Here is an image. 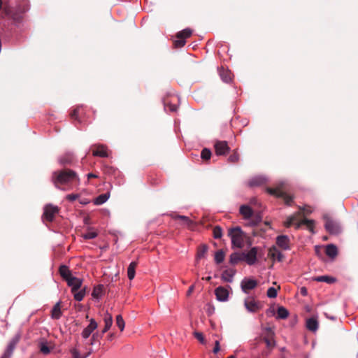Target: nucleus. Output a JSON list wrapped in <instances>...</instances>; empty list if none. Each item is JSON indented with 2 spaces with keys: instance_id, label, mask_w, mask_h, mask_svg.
I'll list each match as a JSON object with an SVG mask.
<instances>
[{
  "instance_id": "nucleus-11",
  "label": "nucleus",
  "mask_w": 358,
  "mask_h": 358,
  "mask_svg": "<svg viewBox=\"0 0 358 358\" xmlns=\"http://www.w3.org/2000/svg\"><path fill=\"white\" fill-rule=\"evenodd\" d=\"M258 248L257 247L252 248L247 253L243 252V261H245L248 265H253L257 261V254Z\"/></svg>"
},
{
  "instance_id": "nucleus-28",
  "label": "nucleus",
  "mask_w": 358,
  "mask_h": 358,
  "mask_svg": "<svg viewBox=\"0 0 358 358\" xmlns=\"http://www.w3.org/2000/svg\"><path fill=\"white\" fill-rule=\"evenodd\" d=\"M243 261V255L242 253L234 252L231 254L229 262L231 264H237L239 262Z\"/></svg>"
},
{
  "instance_id": "nucleus-4",
  "label": "nucleus",
  "mask_w": 358,
  "mask_h": 358,
  "mask_svg": "<svg viewBox=\"0 0 358 358\" xmlns=\"http://www.w3.org/2000/svg\"><path fill=\"white\" fill-rule=\"evenodd\" d=\"M266 192L278 198H282L285 204L290 206L293 201L294 197L287 194L284 189V185L280 184L275 188L268 187Z\"/></svg>"
},
{
  "instance_id": "nucleus-32",
  "label": "nucleus",
  "mask_w": 358,
  "mask_h": 358,
  "mask_svg": "<svg viewBox=\"0 0 358 358\" xmlns=\"http://www.w3.org/2000/svg\"><path fill=\"white\" fill-rule=\"evenodd\" d=\"M249 220H250L249 224L251 226H256L259 224L262 220V216L261 213H253V215L252 217H250Z\"/></svg>"
},
{
  "instance_id": "nucleus-22",
  "label": "nucleus",
  "mask_w": 358,
  "mask_h": 358,
  "mask_svg": "<svg viewBox=\"0 0 358 358\" xmlns=\"http://www.w3.org/2000/svg\"><path fill=\"white\" fill-rule=\"evenodd\" d=\"M268 256L273 259H277L278 262L282 261L284 257L283 255L274 246L270 248Z\"/></svg>"
},
{
  "instance_id": "nucleus-54",
  "label": "nucleus",
  "mask_w": 358,
  "mask_h": 358,
  "mask_svg": "<svg viewBox=\"0 0 358 358\" xmlns=\"http://www.w3.org/2000/svg\"><path fill=\"white\" fill-rule=\"evenodd\" d=\"M102 334H99L98 333H95L92 335V337L91 338V345H93L96 341H99L100 338L102 337Z\"/></svg>"
},
{
  "instance_id": "nucleus-23",
  "label": "nucleus",
  "mask_w": 358,
  "mask_h": 358,
  "mask_svg": "<svg viewBox=\"0 0 358 358\" xmlns=\"http://www.w3.org/2000/svg\"><path fill=\"white\" fill-rule=\"evenodd\" d=\"M103 320H104L105 326H104L103 329L102 330V332H101L102 334L107 332L110 329V328L111 327V326L113 324V317L108 312L105 314Z\"/></svg>"
},
{
  "instance_id": "nucleus-30",
  "label": "nucleus",
  "mask_w": 358,
  "mask_h": 358,
  "mask_svg": "<svg viewBox=\"0 0 358 358\" xmlns=\"http://www.w3.org/2000/svg\"><path fill=\"white\" fill-rule=\"evenodd\" d=\"M236 271L233 269L225 270L222 275V278L226 282H232Z\"/></svg>"
},
{
  "instance_id": "nucleus-27",
  "label": "nucleus",
  "mask_w": 358,
  "mask_h": 358,
  "mask_svg": "<svg viewBox=\"0 0 358 358\" xmlns=\"http://www.w3.org/2000/svg\"><path fill=\"white\" fill-rule=\"evenodd\" d=\"M59 162L63 166L71 165L73 162V157L71 154H66L59 158Z\"/></svg>"
},
{
  "instance_id": "nucleus-25",
  "label": "nucleus",
  "mask_w": 358,
  "mask_h": 358,
  "mask_svg": "<svg viewBox=\"0 0 358 358\" xmlns=\"http://www.w3.org/2000/svg\"><path fill=\"white\" fill-rule=\"evenodd\" d=\"M325 252L328 257L334 258L338 254V250L336 245L329 244L327 245Z\"/></svg>"
},
{
  "instance_id": "nucleus-36",
  "label": "nucleus",
  "mask_w": 358,
  "mask_h": 358,
  "mask_svg": "<svg viewBox=\"0 0 358 358\" xmlns=\"http://www.w3.org/2000/svg\"><path fill=\"white\" fill-rule=\"evenodd\" d=\"M39 349L40 352L43 355H48L51 351V348L48 347L47 342L44 340L39 343Z\"/></svg>"
},
{
  "instance_id": "nucleus-3",
  "label": "nucleus",
  "mask_w": 358,
  "mask_h": 358,
  "mask_svg": "<svg viewBox=\"0 0 358 358\" xmlns=\"http://www.w3.org/2000/svg\"><path fill=\"white\" fill-rule=\"evenodd\" d=\"M228 236L231 238L233 247L242 248L244 246L246 235L240 227L229 229Z\"/></svg>"
},
{
  "instance_id": "nucleus-46",
  "label": "nucleus",
  "mask_w": 358,
  "mask_h": 358,
  "mask_svg": "<svg viewBox=\"0 0 358 358\" xmlns=\"http://www.w3.org/2000/svg\"><path fill=\"white\" fill-rule=\"evenodd\" d=\"M280 289V287L279 285L278 289L274 287H269L267 290V296L269 298H275L277 296V290Z\"/></svg>"
},
{
  "instance_id": "nucleus-37",
  "label": "nucleus",
  "mask_w": 358,
  "mask_h": 358,
  "mask_svg": "<svg viewBox=\"0 0 358 358\" xmlns=\"http://www.w3.org/2000/svg\"><path fill=\"white\" fill-rule=\"evenodd\" d=\"M109 198V193L102 194L98 196L94 201L95 205H101L104 203Z\"/></svg>"
},
{
  "instance_id": "nucleus-16",
  "label": "nucleus",
  "mask_w": 358,
  "mask_h": 358,
  "mask_svg": "<svg viewBox=\"0 0 358 358\" xmlns=\"http://www.w3.org/2000/svg\"><path fill=\"white\" fill-rule=\"evenodd\" d=\"M276 244L283 250L289 249V238L287 236L280 235L276 238Z\"/></svg>"
},
{
  "instance_id": "nucleus-20",
  "label": "nucleus",
  "mask_w": 358,
  "mask_h": 358,
  "mask_svg": "<svg viewBox=\"0 0 358 358\" xmlns=\"http://www.w3.org/2000/svg\"><path fill=\"white\" fill-rule=\"evenodd\" d=\"M173 217L174 220H180L182 222V224L189 229H192L195 226L194 222L187 216L176 215Z\"/></svg>"
},
{
  "instance_id": "nucleus-49",
  "label": "nucleus",
  "mask_w": 358,
  "mask_h": 358,
  "mask_svg": "<svg viewBox=\"0 0 358 358\" xmlns=\"http://www.w3.org/2000/svg\"><path fill=\"white\" fill-rule=\"evenodd\" d=\"M97 236V233L94 231H88L83 235L85 239H93Z\"/></svg>"
},
{
  "instance_id": "nucleus-17",
  "label": "nucleus",
  "mask_w": 358,
  "mask_h": 358,
  "mask_svg": "<svg viewBox=\"0 0 358 358\" xmlns=\"http://www.w3.org/2000/svg\"><path fill=\"white\" fill-rule=\"evenodd\" d=\"M69 287H71V292L79 290L83 284V280L80 278L73 276L67 282Z\"/></svg>"
},
{
  "instance_id": "nucleus-13",
  "label": "nucleus",
  "mask_w": 358,
  "mask_h": 358,
  "mask_svg": "<svg viewBox=\"0 0 358 358\" xmlns=\"http://www.w3.org/2000/svg\"><path fill=\"white\" fill-rule=\"evenodd\" d=\"M257 284L258 282L256 280L245 278L242 280L241 286L242 290L248 294L250 290L255 289L257 286Z\"/></svg>"
},
{
  "instance_id": "nucleus-15",
  "label": "nucleus",
  "mask_w": 358,
  "mask_h": 358,
  "mask_svg": "<svg viewBox=\"0 0 358 358\" xmlns=\"http://www.w3.org/2000/svg\"><path fill=\"white\" fill-rule=\"evenodd\" d=\"M216 298L218 301H225L229 297V292L223 287H218L215 290Z\"/></svg>"
},
{
  "instance_id": "nucleus-26",
  "label": "nucleus",
  "mask_w": 358,
  "mask_h": 358,
  "mask_svg": "<svg viewBox=\"0 0 358 358\" xmlns=\"http://www.w3.org/2000/svg\"><path fill=\"white\" fill-rule=\"evenodd\" d=\"M62 316V311H61V302H57L53 307L52 310V317L53 319L58 320Z\"/></svg>"
},
{
  "instance_id": "nucleus-58",
  "label": "nucleus",
  "mask_w": 358,
  "mask_h": 358,
  "mask_svg": "<svg viewBox=\"0 0 358 358\" xmlns=\"http://www.w3.org/2000/svg\"><path fill=\"white\" fill-rule=\"evenodd\" d=\"M13 352L10 351L9 350L6 349L3 354L6 355L7 357L10 358L12 355H13Z\"/></svg>"
},
{
  "instance_id": "nucleus-24",
  "label": "nucleus",
  "mask_w": 358,
  "mask_h": 358,
  "mask_svg": "<svg viewBox=\"0 0 358 358\" xmlns=\"http://www.w3.org/2000/svg\"><path fill=\"white\" fill-rule=\"evenodd\" d=\"M220 76L222 80L225 83H229L231 80V73L228 69H224V68H221L219 70Z\"/></svg>"
},
{
  "instance_id": "nucleus-2",
  "label": "nucleus",
  "mask_w": 358,
  "mask_h": 358,
  "mask_svg": "<svg viewBox=\"0 0 358 358\" xmlns=\"http://www.w3.org/2000/svg\"><path fill=\"white\" fill-rule=\"evenodd\" d=\"M301 212L294 213V215L287 217V221L285 222L284 225L286 227H290L292 224H294L295 228L299 229L301 225L304 224L306 226L307 229L311 232L313 231L314 228V221L307 219H303L301 221L297 222L299 216H300Z\"/></svg>"
},
{
  "instance_id": "nucleus-59",
  "label": "nucleus",
  "mask_w": 358,
  "mask_h": 358,
  "mask_svg": "<svg viewBox=\"0 0 358 358\" xmlns=\"http://www.w3.org/2000/svg\"><path fill=\"white\" fill-rule=\"evenodd\" d=\"M87 179H88V180H90V179H91V178H98V176H97V175H96V174H94V173H88V174L87 175Z\"/></svg>"
},
{
  "instance_id": "nucleus-62",
  "label": "nucleus",
  "mask_w": 358,
  "mask_h": 358,
  "mask_svg": "<svg viewBox=\"0 0 358 358\" xmlns=\"http://www.w3.org/2000/svg\"><path fill=\"white\" fill-rule=\"evenodd\" d=\"M80 203L83 205H86L90 203V201L87 199L80 200Z\"/></svg>"
},
{
  "instance_id": "nucleus-52",
  "label": "nucleus",
  "mask_w": 358,
  "mask_h": 358,
  "mask_svg": "<svg viewBox=\"0 0 358 358\" xmlns=\"http://www.w3.org/2000/svg\"><path fill=\"white\" fill-rule=\"evenodd\" d=\"M164 107L168 108L171 112H175L178 109V106L176 104L164 103Z\"/></svg>"
},
{
  "instance_id": "nucleus-53",
  "label": "nucleus",
  "mask_w": 358,
  "mask_h": 358,
  "mask_svg": "<svg viewBox=\"0 0 358 358\" xmlns=\"http://www.w3.org/2000/svg\"><path fill=\"white\" fill-rule=\"evenodd\" d=\"M80 197L78 194H71L66 196V199L69 201H73Z\"/></svg>"
},
{
  "instance_id": "nucleus-14",
  "label": "nucleus",
  "mask_w": 358,
  "mask_h": 358,
  "mask_svg": "<svg viewBox=\"0 0 358 358\" xmlns=\"http://www.w3.org/2000/svg\"><path fill=\"white\" fill-rule=\"evenodd\" d=\"M90 322V324L83 329L81 334L83 338L85 339L87 338L98 327L97 322L94 319H91Z\"/></svg>"
},
{
  "instance_id": "nucleus-50",
  "label": "nucleus",
  "mask_w": 358,
  "mask_h": 358,
  "mask_svg": "<svg viewBox=\"0 0 358 358\" xmlns=\"http://www.w3.org/2000/svg\"><path fill=\"white\" fill-rule=\"evenodd\" d=\"M70 352L72 355V358H85L83 356H81L79 351L76 348H72L70 350Z\"/></svg>"
},
{
  "instance_id": "nucleus-21",
  "label": "nucleus",
  "mask_w": 358,
  "mask_h": 358,
  "mask_svg": "<svg viewBox=\"0 0 358 358\" xmlns=\"http://www.w3.org/2000/svg\"><path fill=\"white\" fill-rule=\"evenodd\" d=\"M318 321L316 317H312L306 320V328L313 332H315L318 329Z\"/></svg>"
},
{
  "instance_id": "nucleus-10",
  "label": "nucleus",
  "mask_w": 358,
  "mask_h": 358,
  "mask_svg": "<svg viewBox=\"0 0 358 358\" xmlns=\"http://www.w3.org/2000/svg\"><path fill=\"white\" fill-rule=\"evenodd\" d=\"M325 220L324 227L330 234H336L339 232V226L334 220H332L328 215H324Z\"/></svg>"
},
{
  "instance_id": "nucleus-7",
  "label": "nucleus",
  "mask_w": 358,
  "mask_h": 358,
  "mask_svg": "<svg viewBox=\"0 0 358 358\" xmlns=\"http://www.w3.org/2000/svg\"><path fill=\"white\" fill-rule=\"evenodd\" d=\"M59 209L57 206L48 204L45 206L43 212V217L48 222H52L55 216L59 213Z\"/></svg>"
},
{
  "instance_id": "nucleus-56",
  "label": "nucleus",
  "mask_w": 358,
  "mask_h": 358,
  "mask_svg": "<svg viewBox=\"0 0 358 358\" xmlns=\"http://www.w3.org/2000/svg\"><path fill=\"white\" fill-rule=\"evenodd\" d=\"M220 342L218 341H216L215 343V346H214L213 352L216 354L220 351Z\"/></svg>"
},
{
  "instance_id": "nucleus-9",
  "label": "nucleus",
  "mask_w": 358,
  "mask_h": 358,
  "mask_svg": "<svg viewBox=\"0 0 358 358\" xmlns=\"http://www.w3.org/2000/svg\"><path fill=\"white\" fill-rule=\"evenodd\" d=\"M214 148L217 155H226L230 150V148L225 141H216Z\"/></svg>"
},
{
  "instance_id": "nucleus-41",
  "label": "nucleus",
  "mask_w": 358,
  "mask_h": 358,
  "mask_svg": "<svg viewBox=\"0 0 358 358\" xmlns=\"http://www.w3.org/2000/svg\"><path fill=\"white\" fill-rule=\"evenodd\" d=\"M240 155L237 150H234L228 158V162L230 163H237L239 161Z\"/></svg>"
},
{
  "instance_id": "nucleus-42",
  "label": "nucleus",
  "mask_w": 358,
  "mask_h": 358,
  "mask_svg": "<svg viewBox=\"0 0 358 358\" xmlns=\"http://www.w3.org/2000/svg\"><path fill=\"white\" fill-rule=\"evenodd\" d=\"M224 252L220 250L215 252V261L217 264H220L224 261Z\"/></svg>"
},
{
  "instance_id": "nucleus-40",
  "label": "nucleus",
  "mask_w": 358,
  "mask_h": 358,
  "mask_svg": "<svg viewBox=\"0 0 358 358\" xmlns=\"http://www.w3.org/2000/svg\"><path fill=\"white\" fill-rule=\"evenodd\" d=\"M208 247L206 245H201L198 248L197 258L201 259L205 257L208 251Z\"/></svg>"
},
{
  "instance_id": "nucleus-5",
  "label": "nucleus",
  "mask_w": 358,
  "mask_h": 358,
  "mask_svg": "<svg viewBox=\"0 0 358 358\" xmlns=\"http://www.w3.org/2000/svg\"><path fill=\"white\" fill-rule=\"evenodd\" d=\"M22 13L20 8L6 7L3 9L4 17L11 20L14 24L20 23L22 20Z\"/></svg>"
},
{
  "instance_id": "nucleus-1",
  "label": "nucleus",
  "mask_w": 358,
  "mask_h": 358,
  "mask_svg": "<svg viewBox=\"0 0 358 358\" xmlns=\"http://www.w3.org/2000/svg\"><path fill=\"white\" fill-rule=\"evenodd\" d=\"M51 180L56 188L69 190L73 186H78L80 180L77 173L69 169H63L52 173Z\"/></svg>"
},
{
  "instance_id": "nucleus-8",
  "label": "nucleus",
  "mask_w": 358,
  "mask_h": 358,
  "mask_svg": "<svg viewBox=\"0 0 358 358\" xmlns=\"http://www.w3.org/2000/svg\"><path fill=\"white\" fill-rule=\"evenodd\" d=\"M92 155L95 157H108V148L103 144H94L91 147Z\"/></svg>"
},
{
  "instance_id": "nucleus-60",
  "label": "nucleus",
  "mask_w": 358,
  "mask_h": 358,
  "mask_svg": "<svg viewBox=\"0 0 358 358\" xmlns=\"http://www.w3.org/2000/svg\"><path fill=\"white\" fill-rule=\"evenodd\" d=\"M300 292L301 294L303 295V296H306L307 295V289L306 287H303L301 288V290H300Z\"/></svg>"
},
{
  "instance_id": "nucleus-45",
  "label": "nucleus",
  "mask_w": 358,
  "mask_h": 358,
  "mask_svg": "<svg viewBox=\"0 0 358 358\" xmlns=\"http://www.w3.org/2000/svg\"><path fill=\"white\" fill-rule=\"evenodd\" d=\"M213 237L215 238H220L222 236V229L220 226H215L213 231Z\"/></svg>"
},
{
  "instance_id": "nucleus-35",
  "label": "nucleus",
  "mask_w": 358,
  "mask_h": 358,
  "mask_svg": "<svg viewBox=\"0 0 358 358\" xmlns=\"http://www.w3.org/2000/svg\"><path fill=\"white\" fill-rule=\"evenodd\" d=\"M103 289L104 287L103 285H99L94 287L93 292L92 293V296L96 299L100 298L103 293Z\"/></svg>"
},
{
  "instance_id": "nucleus-61",
  "label": "nucleus",
  "mask_w": 358,
  "mask_h": 358,
  "mask_svg": "<svg viewBox=\"0 0 358 358\" xmlns=\"http://www.w3.org/2000/svg\"><path fill=\"white\" fill-rule=\"evenodd\" d=\"M320 250H321V248H320V246L316 245V246L315 247V253H316V254H317V255H318V256H320V255H321V254H320Z\"/></svg>"
},
{
  "instance_id": "nucleus-48",
  "label": "nucleus",
  "mask_w": 358,
  "mask_h": 358,
  "mask_svg": "<svg viewBox=\"0 0 358 358\" xmlns=\"http://www.w3.org/2000/svg\"><path fill=\"white\" fill-rule=\"evenodd\" d=\"M185 41L183 40V38H176V40H175L173 41V45H174L175 48H182L185 45Z\"/></svg>"
},
{
  "instance_id": "nucleus-18",
  "label": "nucleus",
  "mask_w": 358,
  "mask_h": 358,
  "mask_svg": "<svg viewBox=\"0 0 358 358\" xmlns=\"http://www.w3.org/2000/svg\"><path fill=\"white\" fill-rule=\"evenodd\" d=\"M240 214L243 216V219L249 220L253 215V210L248 205H242L239 209Z\"/></svg>"
},
{
  "instance_id": "nucleus-44",
  "label": "nucleus",
  "mask_w": 358,
  "mask_h": 358,
  "mask_svg": "<svg viewBox=\"0 0 358 358\" xmlns=\"http://www.w3.org/2000/svg\"><path fill=\"white\" fill-rule=\"evenodd\" d=\"M211 151L208 148H203L201 152V157L203 160H208L211 157Z\"/></svg>"
},
{
  "instance_id": "nucleus-64",
  "label": "nucleus",
  "mask_w": 358,
  "mask_h": 358,
  "mask_svg": "<svg viewBox=\"0 0 358 358\" xmlns=\"http://www.w3.org/2000/svg\"><path fill=\"white\" fill-rule=\"evenodd\" d=\"M114 336L113 334H110L108 335V340H112Z\"/></svg>"
},
{
  "instance_id": "nucleus-19",
  "label": "nucleus",
  "mask_w": 358,
  "mask_h": 358,
  "mask_svg": "<svg viewBox=\"0 0 358 358\" xmlns=\"http://www.w3.org/2000/svg\"><path fill=\"white\" fill-rule=\"evenodd\" d=\"M59 273L62 278L65 280L66 282L73 277L71 275V271L69 270V267L66 265H61L59 268Z\"/></svg>"
},
{
  "instance_id": "nucleus-43",
  "label": "nucleus",
  "mask_w": 358,
  "mask_h": 358,
  "mask_svg": "<svg viewBox=\"0 0 358 358\" xmlns=\"http://www.w3.org/2000/svg\"><path fill=\"white\" fill-rule=\"evenodd\" d=\"M116 324L121 331L124 330L125 323L121 315L116 316Z\"/></svg>"
},
{
  "instance_id": "nucleus-57",
  "label": "nucleus",
  "mask_w": 358,
  "mask_h": 358,
  "mask_svg": "<svg viewBox=\"0 0 358 358\" xmlns=\"http://www.w3.org/2000/svg\"><path fill=\"white\" fill-rule=\"evenodd\" d=\"M194 285H192L189 287L187 292V296H190L191 294L194 291Z\"/></svg>"
},
{
  "instance_id": "nucleus-38",
  "label": "nucleus",
  "mask_w": 358,
  "mask_h": 358,
  "mask_svg": "<svg viewBox=\"0 0 358 358\" xmlns=\"http://www.w3.org/2000/svg\"><path fill=\"white\" fill-rule=\"evenodd\" d=\"M192 31L190 29H185L177 33L176 38H183L185 41L186 38L191 36Z\"/></svg>"
},
{
  "instance_id": "nucleus-6",
  "label": "nucleus",
  "mask_w": 358,
  "mask_h": 358,
  "mask_svg": "<svg viewBox=\"0 0 358 358\" xmlns=\"http://www.w3.org/2000/svg\"><path fill=\"white\" fill-rule=\"evenodd\" d=\"M274 332L273 331L267 327L264 329V331L262 336V341L266 343V347L269 349H272L275 345L274 341Z\"/></svg>"
},
{
  "instance_id": "nucleus-33",
  "label": "nucleus",
  "mask_w": 358,
  "mask_h": 358,
  "mask_svg": "<svg viewBox=\"0 0 358 358\" xmlns=\"http://www.w3.org/2000/svg\"><path fill=\"white\" fill-rule=\"evenodd\" d=\"M72 293L73 294V296H74L75 300H76L78 301H82L83 299V298L85 296V294H86V287H85L83 288H80L79 290L75 291V292H73Z\"/></svg>"
},
{
  "instance_id": "nucleus-63",
  "label": "nucleus",
  "mask_w": 358,
  "mask_h": 358,
  "mask_svg": "<svg viewBox=\"0 0 358 358\" xmlns=\"http://www.w3.org/2000/svg\"><path fill=\"white\" fill-rule=\"evenodd\" d=\"M91 353H92V350H90L85 355H83V357H85V358L88 357L91 355Z\"/></svg>"
},
{
  "instance_id": "nucleus-31",
  "label": "nucleus",
  "mask_w": 358,
  "mask_h": 358,
  "mask_svg": "<svg viewBox=\"0 0 358 358\" xmlns=\"http://www.w3.org/2000/svg\"><path fill=\"white\" fill-rule=\"evenodd\" d=\"M313 280L317 282H324L328 284H331L336 282V279L333 277L329 275H320L317 276L313 278Z\"/></svg>"
},
{
  "instance_id": "nucleus-47",
  "label": "nucleus",
  "mask_w": 358,
  "mask_h": 358,
  "mask_svg": "<svg viewBox=\"0 0 358 358\" xmlns=\"http://www.w3.org/2000/svg\"><path fill=\"white\" fill-rule=\"evenodd\" d=\"M18 341H19V338H17V337L13 338L9 342L6 349L9 350L10 351L13 352L15 348V347H16L17 343H18Z\"/></svg>"
},
{
  "instance_id": "nucleus-29",
  "label": "nucleus",
  "mask_w": 358,
  "mask_h": 358,
  "mask_svg": "<svg viewBox=\"0 0 358 358\" xmlns=\"http://www.w3.org/2000/svg\"><path fill=\"white\" fill-rule=\"evenodd\" d=\"M137 264L136 262H132L129 264L127 268V276L129 280H133L134 278L136 273L135 270Z\"/></svg>"
},
{
  "instance_id": "nucleus-34",
  "label": "nucleus",
  "mask_w": 358,
  "mask_h": 358,
  "mask_svg": "<svg viewBox=\"0 0 358 358\" xmlns=\"http://www.w3.org/2000/svg\"><path fill=\"white\" fill-rule=\"evenodd\" d=\"M266 182V180L263 177H255L250 180L249 185L250 187H255V186H260L263 184H264Z\"/></svg>"
},
{
  "instance_id": "nucleus-51",
  "label": "nucleus",
  "mask_w": 358,
  "mask_h": 358,
  "mask_svg": "<svg viewBox=\"0 0 358 358\" xmlns=\"http://www.w3.org/2000/svg\"><path fill=\"white\" fill-rule=\"evenodd\" d=\"M194 337L199 340L201 343H204L205 342V338H204V336L203 335V334L201 332H197V331H195L194 333Z\"/></svg>"
},
{
  "instance_id": "nucleus-39",
  "label": "nucleus",
  "mask_w": 358,
  "mask_h": 358,
  "mask_svg": "<svg viewBox=\"0 0 358 358\" xmlns=\"http://www.w3.org/2000/svg\"><path fill=\"white\" fill-rule=\"evenodd\" d=\"M277 313L278 318L279 319H286L289 315L288 310L282 306H280L278 308Z\"/></svg>"
},
{
  "instance_id": "nucleus-12",
  "label": "nucleus",
  "mask_w": 358,
  "mask_h": 358,
  "mask_svg": "<svg viewBox=\"0 0 358 358\" xmlns=\"http://www.w3.org/2000/svg\"><path fill=\"white\" fill-rule=\"evenodd\" d=\"M244 305L246 309L251 313H256L262 308L260 303L252 298L245 299Z\"/></svg>"
},
{
  "instance_id": "nucleus-55",
  "label": "nucleus",
  "mask_w": 358,
  "mask_h": 358,
  "mask_svg": "<svg viewBox=\"0 0 358 358\" xmlns=\"http://www.w3.org/2000/svg\"><path fill=\"white\" fill-rule=\"evenodd\" d=\"M78 110L79 108H76L71 112L70 116L71 119L78 120Z\"/></svg>"
}]
</instances>
